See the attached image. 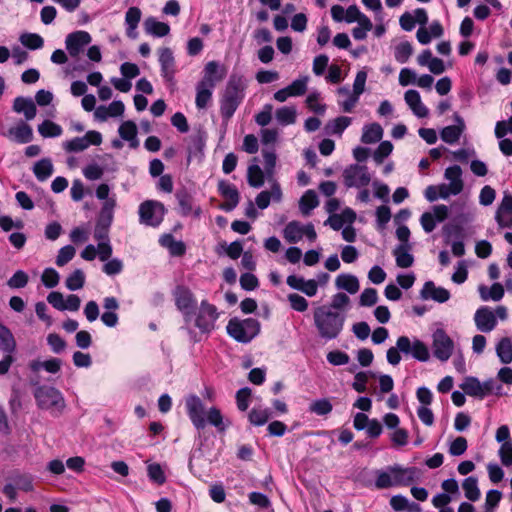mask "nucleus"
I'll return each instance as SVG.
<instances>
[{
	"instance_id": "1",
	"label": "nucleus",
	"mask_w": 512,
	"mask_h": 512,
	"mask_svg": "<svg viewBox=\"0 0 512 512\" xmlns=\"http://www.w3.org/2000/svg\"><path fill=\"white\" fill-rule=\"evenodd\" d=\"M346 315L342 311H332L326 305L318 306L313 311V322L318 335L325 340L337 338L344 327Z\"/></svg>"
},
{
	"instance_id": "2",
	"label": "nucleus",
	"mask_w": 512,
	"mask_h": 512,
	"mask_svg": "<svg viewBox=\"0 0 512 512\" xmlns=\"http://www.w3.org/2000/svg\"><path fill=\"white\" fill-rule=\"evenodd\" d=\"M185 407L189 419L197 430L205 428L206 423L213 425L219 432L226 429L223 416L217 407H211L207 411V420L205 419V407L202 400L196 395H190L185 400Z\"/></svg>"
},
{
	"instance_id": "3",
	"label": "nucleus",
	"mask_w": 512,
	"mask_h": 512,
	"mask_svg": "<svg viewBox=\"0 0 512 512\" xmlns=\"http://www.w3.org/2000/svg\"><path fill=\"white\" fill-rule=\"evenodd\" d=\"M246 81L243 76L232 74L220 100V112L228 122L245 97Z\"/></svg>"
},
{
	"instance_id": "4",
	"label": "nucleus",
	"mask_w": 512,
	"mask_h": 512,
	"mask_svg": "<svg viewBox=\"0 0 512 512\" xmlns=\"http://www.w3.org/2000/svg\"><path fill=\"white\" fill-rule=\"evenodd\" d=\"M226 329L228 335L237 342L249 343L260 333L261 325L255 318H232L228 321Z\"/></svg>"
},
{
	"instance_id": "5",
	"label": "nucleus",
	"mask_w": 512,
	"mask_h": 512,
	"mask_svg": "<svg viewBox=\"0 0 512 512\" xmlns=\"http://www.w3.org/2000/svg\"><path fill=\"white\" fill-rule=\"evenodd\" d=\"M34 397L39 408L52 414H60L65 408L62 394L54 387L41 386L35 390Z\"/></svg>"
},
{
	"instance_id": "6",
	"label": "nucleus",
	"mask_w": 512,
	"mask_h": 512,
	"mask_svg": "<svg viewBox=\"0 0 512 512\" xmlns=\"http://www.w3.org/2000/svg\"><path fill=\"white\" fill-rule=\"evenodd\" d=\"M140 222L151 227H158L165 216V206L156 200H146L139 206Z\"/></svg>"
},
{
	"instance_id": "7",
	"label": "nucleus",
	"mask_w": 512,
	"mask_h": 512,
	"mask_svg": "<svg viewBox=\"0 0 512 512\" xmlns=\"http://www.w3.org/2000/svg\"><path fill=\"white\" fill-rule=\"evenodd\" d=\"M455 349L453 339L442 328L436 329L432 334V351L435 358L446 362L452 356Z\"/></svg>"
},
{
	"instance_id": "8",
	"label": "nucleus",
	"mask_w": 512,
	"mask_h": 512,
	"mask_svg": "<svg viewBox=\"0 0 512 512\" xmlns=\"http://www.w3.org/2000/svg\"><path fill=\"white\" fill-rule=\"evenodd\" d=\"M283 237L290 244L298 243L304 237L310 242H314L317 233L312 223L302 224L299 221H290L283 229Z\"/></svg>"
},
{
	"instance_id": "9",
	"label": "nucleus",
	"mask_w": 512,
	"mask_h": 512,
	"mask_svg": "<svg viewBox=\"0 0 512 512\" xmlns=\"http://www.w3.org/2000/svg\"><path fill=\"white\" fill-rule=\"evenodd\" d=\"M218 316L216 306L203 300L195 317V326L203 333H210L215 329Z\"/></svg>"
},
{
	"instance_id": "10",
	"label": "nucleus",
	"mask_w": 512,
	"mask_h": 512,
	"mask_svg": "<svg viewBox=\"0 0 512 512\" xmlns=\"http://www.w3.org/2000/svg\"><path fill=\"white\" fill-rule=\"evenodd\" d=\"M343 182L348 188H362L369 185L371 174L368 168L359 164H352L343 171Z\"/></svg>"
},
{
	"instance_id": "11",
	"label": "nucleus",
	"mask_w": 512,
	"mask_h": 512,
	"mask_svg": "<svg viewBox=\"0 0 512 512\" xmlns=\"http://www.w3.org/2000/svg\"><path fill=\"white\" fill-rule=\"evenodd\" d=\"M177 309L184 315L185 320L191 319L197 301L192 291L183 285H178L172 293Z\"/></svg>"
},
{
	"instance_id": "12",
	"label": "nucleus",
	"mask_w": 512,
	"mask_h": 512,
	"mask_svg": "<svg viewBox=\"0 0 512 512\" xmlns=\"http://www.w3.org/2000/svg\"><path fill=\"white\" fill-rule=\"evenodd\" d=\"M397 345L404 354H410L413 358L421 362H427L430 359V353L427 345L419 339L410 340L407 336H400L397 339Z\"/></svg>"
},
{
	"instance_id": "13",
	"label": "nucleus",
	"mask_w": 512,
	"mask_h": 512,
	"mask_svg": "<svg viewBox=\"0 0 512 512\" xmlns=\"http://www.w3.org/2000/svg\"><path fill=\"white\" fill-rule=\"evenodd\" d=\"M102 143V135L98 131H88L82 137H75L63 143V148L69 153H78L87 149L90 145L98 146Z\"/></svg>"
},
{
	"instance_id": "14",
	"label": "nucleus",
	"mask_w": 512,
	"mask_h": 512,
	"mask_svg": "<svg viewBox=\"0 0 512 512\" xmlns=\"http://www.w3.org/2000/svg\"><path fill=\"white\" fill-rule=\"evenodd\" d=\"M494 386L495 382L493 379L481 383L475 377H466L460 388L465 394L482 399L493 392Z\"/></svg>"
},
{
	"instance_id": "15",
	"label": "nucleus",
	"mask_w": 512,
	"mask_h": 512,
	"mask_svg": "<svg viewBox=\"0 0 512 512\" xmlns=\"http://www.w3.org/2000/svg\"><path fill=\"white\" fill-rule=\"evenodd\" d=\"M175 198L179 206V214L182 217L192 216L194 218H199L201 216V207L196 205L194 197L185 188L177 190Z\"/></svg>"
},
{
	"instance_id": "16",
	"label": "nucleus",
	"mask_w": 512,
	"mask_h": 512,
	"mask_svg": "<svg viewBox=\"0 0 512 512\" xmlns=\"http://www.w3.org/2000/svg\"><path fill=\"white\" fill-rule=\"evenodd\" d=\"M449 209L444 204L435 205L431 212H424L420 217V223L426 233H431L437 223L443 222L448 218Z\"/></svg>"
},
{
	"instance_id": "17",
	"label": "nucleus",
	"mask_w": 512,
	"mask_h": 512,
	"mask_svg": "<svg viewBox=\"0 0 512 512\" xmlns=\"http://www.w3.org/2000/svg\"><path fill=\"white\" fill-rule=\"evenodd\" d=\"M394 486H409L419 480L420 470L417 467L404 468L400 465L390 466Z\"/></svg>"
},
{
	"instance_id": "18",
	"label": "nucleus",
	"mask_w": 512,
	"mask_h": 512,
	"mask_svg": "<svg viewBox=\"0 0 512 512\" xmlns=\"http://www.w3.org/2000/svg\"><path fill=\"white\" fill-rule=\"evenodd\" d=\"M161 75L164 80L173 84L176 74V63L173 51L169 47H162L158 50Z\"/></svg>"
},
{
	"instance_id": "19",
	"label": "nucleus",
	"mask_w": 512,
	"mask_h": 512,
	"mask_svg": "<svg viewBox=\"0 0 512 512\" xmlns=\"http://www.w3.org/2000/svg\"><path fill=\"white\" fill-rule=\"evenodd\" d=\"M218 192L224 198V202L220 205V208L224 211H232L239 203V192L234 184H231L225 180L218 182Z\"/></svg>"
},
{
	"instance_id": "20",
	"label": "nucleus",
	"mask_w": 512,
	"mask_h": 512,
	"mask_svg": "<svg viewBox=\"0 0 512 512\" xmlns=\"http://www.w3.org/2000/svg\"><path fill=\"white\" fill-rule=\"evenodd\" d=\"M91 35L86 31H76L67 35L65 44L71 57H77L83 51L84 47L91 42Z\"/></svg>"
},
{
	"instance_id": "21",
	"label": "nucleus",
	"mask_w": 512,
	"mask_h": 512,
	"mask_svg": "<svg viewBox=\"0 0 512 512\" xmlns=\"http://www.w3.org/2000/svg\"><path fill=\"white\" fill-rule=\"evenodd\" d=\"M495 220L500 228H512V195L504 194L497 208Z\"/></svg>"
},
{
	"instance_id": "22",
	"label": "nucleus",
	"mask_w": 512,
	"mask_h": 512,
	"mask_svg": "<svg viewBox=\"0 0 512 512\" xmlns=\"http://www.w3.org/2000/svg\"><path fill=\"white\" fill-rule=\"evenodd\" d=\"M474 321L477 329L481 332H490L497 325L495 314L488 307L479 308L474 315Z\"/></svg>"
},
{
	"instance_id": "23",
	"label": "nucleus",
	"mask_w": 512,
	"mask_h": 512,
	"mask_svg": "<svg viewBox=\"0 0 512 512\" xmlns=\"http://www.w3.org/2000/svg\"><path fill=\"white\" fill-rule=\"evenodd\" d=\"M11 141L26 144L32 141L33 139V130L30 125L27 123L20 121L15 126L9 128L7 133L3 134Z\"/></svg>"
},
{
	"instance_id": "24",
	"label": "nucleus",
	"mask_w": 512,
	"mask_h": 512,
	"mask_svg": "<svg viewBox=\"0 0 512 512\" xmlns=\"http://www.w3.org/2000/svg\"><path fill=\"white\" fill-rule=\"evenodd\" d=\"M287 285L292 289L303 292L308 297H313L318 291V282L314 279L305 280L303 277L290 275L287 277Z\"/></svg>"
},
{
	"instance_id": "25",
	"label": "nucleus",
	"mask_w": 512,
	"mask_h": 512,
	"mask_svg": "<svg viewBox=\"0 0 512 512\" xmlns=\"http://www.w3.org/2000/svg\"><path fill=\"white\" fill-rule=\"evenodd\" d=\"M454 119L456 125L446 126L440 133L441 139L448 144L456 143L465 129L464 120L458 114L454 115Z\"/></svg>"
},
{
	"instance_id": "26",
	"label": "nucleus",
	"mask_w": 512,
	"mask_h": 512,
	"mask_svg": "<svg viewBox=\"0 0 512 512\" xmlns=\"http://www.w3.org/2000/svg\"><path fill=\"white\" fill-rule=\"evenodd\" d=\"M404 99L406 104L417 117L424 118L428 116L429 110L422 103L421 96L417 90H407L405 92Z\"/></svg>"
},
{
	"instance_id": "27",
	"label": "nucleus",
	"mask_w": 512,
	"mask_h": 512,
	"mask_svg": "<svg viewBox=\"0 0 512 512\" xmlns=\"http://www.w3.org/2000/svg\"><path fill=\"white\" fill-rule=\"evenodd\" d=\"M421 297L425 300L433 299L436 302L444 303L449 300L450 293L447 289L437 287L432 281H428L421 290Z\"/></svg>"
},
{
	"instance_id": "28",
	"label": "nucleus",
	"mask_w": 512,
	"mask_h": 512,
	"mask_svg": "<svg viewBox=\"0 0 512 512\" xmlns=\"http://www.w3.org/2000/svg\"><path fill=\"white\" fill-rule=\"evenodd\" d=\"M13 110L16 113H22L27 121L34 119L37 114V108L33 100L22 96L14 99Z\"/></svg>"
},
{
	"instance_id": "29",
	"label": "nucleus",
	"mask_w": 512,
	"mask_h": 512,
	"mask_svg": "<svg viewBox=\"0 0 512 512\" xmlns=\"http://www.w3.org/2000/svg\"><path fill=\"white\" fill-rule=\"evenodd\" d=\"M445 178L450 182L448 185L452 188V194L458 195L462 192L464 183L462 180V169L458 165L450 166L445 170Z\"/></svg>"
},
{
	"instance_id": "30",
	"label": "nucleus",
	"mask_w": 512,
	"mask_h": 512,
	"mask_svg": "<svg viewBox=\"0 0 512 512\" xmlns=\"http://www.w3.org/2000/svg\"><path fill=\"white\" fill-rule=\"evenodd\" d=\"M411 246L409 244H400L393 250L396 259V265L400 268H409L414 263V257L410 253Z\"/></svg>"
},
{
	"instance_id": "31",
	"label": "nucleus",
	"mask_w": 512,
	"mask_h": 512,
	"mask_svg": "<svg viewBox=\"0 0 512 512\" xmlns=\"http://www.w3.org/2000/svg\"><path fill=\"white\" fill-rule=\"evenodd\" d=\"M144 29L147 34L154 37H164L170 33V26L167 23L158 21L155 17H148L145 20Z\"/></svg>"
},
{
	"instance_id": "32",
	"label": "nucleus",
	"mask_w": 512,
	"mask_h": 512,
	"mask_svg": "<svg viewBox=\"0 0 512 512\" xmlns=\"http://www.w3.org/2000/svg\"><path fill=\"white\" fill-rule=\"evenodd\" d=\"M141 10L138 7H130L125 14V23L127 25L126 34L129 38L137 37L136 29L141 20Z\"/></svg>"
},
{
	"instance_id": "33",
	"label": "nucleus",
	"mask_w": 512,
	"mask_h": 512,
	"mask_svg": "<svg viewBox=\"0 0 512 512\" xmlns=\"http://www.w3.org/2000/svg\"><path fill=\"white\" fill-rule=\"evenodd\" d=\"M219 70L220 66L218 62H208L204 68V77L200 82L208 84L210 86H215L216 82L221 81L225 76V72L222 70L219 73Z\"/></svg>"
},
{
	"instance_id": "34",
	"label": "nucleus",
	"mask_w": 512,
	"mask_h": 512,
	"mask_svg": "<svg viewBox=\"0 0 512 512\" xmlns=\"http://www.w3.org/2000/svg\"><path fill=\"white\" fill-rule=\"evenodd\" d=\"M120 137L129 142L131 148L136 149L139 146L137 140V126L133 121L123 122L118 129Z\"/></svg>"
},
{
	"instance_id": "35",
	"label": "nucleus",
	"mask_w": 512,
	"mask_h": 512,
	"mask_svg": "<svg viewBox=\"0 0 512 512\" xmlns=\"http://www.w3.org/2000/svg\"><path fill=\"white\" fill-rule=\"evenodd\" d=\"M214 87L202 82L197 84L195 103L198 109H205L211 102Z\"/></svg>"
},
{
	"instance_id": "36",
	"label": "nucleus",
	"mask_w": 512,
	"mask_h": 512,
	"mask_svg": "<svg viewBox=\"0 0 512 512\" xmlns=\"http://www.w3.org/2000/svg\"><path fill=\"white\" fill-rule=\"evenodd\" d=\"M160 244L167 248L172 256H182L185 254L186 246L182 241L175 240L173 235L164 234L160 237Z\"/></svg>"
},
{
	"instance_id": "37",
	"label": "nucleus",
	"mask_w": 512,
	"mask_h": 512,
	"mask_svg": "<svg viewBox=\"0 0 512 512\" xmlns=\"http://www.w3.org/2000/svg\"><path fill=\"white\" fill-rule=\"evenodd\" d=\"M335 285L338 289L345 290L350 294L358 292L360 285L356 276L351 274H340L337 276Z\"/></svg>"
},
{
	"instance_id": "38",
	"label": "nucleus",
	"mask_w": 512,
	"mask_h": 512,
	"mask_svg": "<svg viewBox=\"0 0 512 512\" xmlns=\"http://www.w3.org/2000/svg\"><path fill=\"white\" fill-rule=\"evenodd\" d=\"M352 118L347 116H340L333 120H330L326 126V133L329 135L341 136L344 130L351 124Z\"/></svg>"
},
{
	"instance_id": "39",
	"label": "nucleus",
	"mask_w": 512,
	"mask_h": 512,
	"mask_svg": "<svg viewBox=\"0 0 512 512\" xmlns=\"http://www.w3.org/2000/svg\"><path fill=\"white\" fill-rule=\"evenodd\" d=\"M16 349V341L12 332L0 323V350L12 354Z\"/></svg>"
},
{
	"instance_id": "40",
	"label": "nucleus",
	"mask_w": 512,
	"mask_h": 512,
	"mask_svg": "<svg viewBox=\"0 0 512 512\" xmlns=\"http://www.w3.org/2000/svg\"><path fill=\"white\" fill-rule=\"evenodd\" d=\"M382 136L383 129L381 125L378 123H372L364 127L361 141L365 144H371L380 141Z\"/></svg>"
},
{
	"instance_id": "41",
	"label": "nucleus",
	"mask_w": 512,
	"mask_h": 512,
	"mask_svg": "<svg viewBox=\"0 0 512 512\" xmlns=\"http://www.w3.org/2000/svg\"><path fill=\"white\" fill-rule=\"evenodd\" d=\"M318 204L319 202L315 191L307 190L300 198L299 209L303 215L308 216Z\"/></svg>"
},
{
	"instance_id": "42",
	"label": "nucleus",
	"mask_w": 512,
	"mask_h": 512,
	"mask_svg": "<svg viewBox=\"0 0 512 512\" xmlns=\"http://www.w3.org/2000/svg\"><path fill=\"white\" fill-rule=\"evenodd\" d=\"M496 353L503 364L512 362V340L509 337L502 338L496 345Z\"/></svg>"
},
{
	"instance_id": "43",
	"label": "nucleus",
	"mask_w": 512,
	"mask_h": 512,
	"mask_svg": "<svg viewBox=\"0 0 512 512\" xmlns=\"http://www.w3.org/2000/svg\"><path fill=\"white\" fill-rule=\"evenodd\" d=\"M276 120L283 126L291 125L296 122L297 111L293 106H284L276 110Z\"/></svg>"
},
{
	"instance_id": "44",
	"label": "nucleus",
	"mask_w": 512,
	"mask_h": 512,
	"mask_svg": "<svg viewBox=\"0 0 512 512\" xmlns=\"http://www.w3.org/2000/svg\"><path fill=\"white\" fill-rule=\"evenodd\" d=\"M269 408L254 407L248 414L249 422L255 426H262L268 422L271 417Z\"/></svg>"
},
{
	"instance_id": "45",
	"label": "nucleus",
	"mask_w": 512,
	"mask_h": 512,
	"mask_svg": "<svg viewBox=\"0 0 512 512\" xmlns=\"http://www.w3.org/2000/svg\"><path fill=\"white\" fill-rule=\"evenodd\" d=\"M462 488L465 493V497L470 501L479 500L481 493L478 487V480L476 477L470 476L466 478L462 483Z\"/></svg>"
},
{
	"instance_id": "46",
	"label": "nucleus",
	"mask_w": 512,
	"mask_h": 512,
	"mask_svg": "<svg viewBox=\"0 0 512 512\" xmlns=\"http://www.w3.org/2000/svg\"><path fill=\"white\" fill-rule=\"evenodd\" d=\"M33 172L39 181H45L53 173V165L49 159H42L35 163Z\"/></svg>"
},
{
	"instance_id": "47",
	"label": "nucleus",
	"mask_w": 512,
	"mask_h": 512,
	"mask_svg": "<svg viewBox=\"0 0 512 512\" xmlns=\"http://www.w3.org/2000/svg\"><path fill=\"white\" fill-rule=\"evenodd\" d=\"M19 41L23 46L31 50L41 49L44 45L43 38L36 33H23L20 35Z\"/></svg>"
},
{
	"instance_id": "48",
	"label": "nucleus",
	"mask_w": 512,
	"mask_h": 512,
	"mask_svg": "<svg viewBox=\"0 0 512 512\" xmlns=\"http://www.w3.org/2000/svg\"><path fill=\"white\" fill-rule=\"evenodd\" d=\"M38 132L41 136L47 137H58L62 134L63 130L60 125L50 120L43 121L38 126Z\"/></svg>"
},
{
	"instance_id": "49",
	"label": "nucleus",
	"mask_w": 512,
	"mask_h": 512,
	"mask_svg": "<svg viewBox=\"0 0 512 512\" xmlns=\"http://www.w3.org/2000/svg\"><path fill=\"white\" fill-rule=\"evenodd\" d=\"M115 206H116V198L115 197H111L110 199H107L106 201H104V203L101 207L100 216H99L98 221L105 222L107 224H112Z\"/></svg>"
},
{
	"instance_id": "50",
	"label": "nucleus",
	"mask_w": 512,
	"mask_h": 512,
	"mask_svg": "<svg viewBox=\"0 0 512 512\" xmlns=\"http://www.w3.org/2000/svg\"><path fill=\"white\" fill-rule=\"evenodd\" d=\"M413 54V47L408 41L399 43L395 47L394 57L399 63H406Z\"/></svg>"
},
{
	"instance_id": "51",
	"label": "nucleus",
	"mask_w": 512,
	"mask_h": 512,
	"mask_svg": "<svg viewBox=\"0 0 512 512\" xmlns=\"http://www.w3.org/2000/svg\"><path fill=\"white\" fill-rule=\"evenodd\" d=\"M248 183L252 187H261L264 184V173L258 165H250L247 172Z\"/></svg>"
},
{
	"instance_id": "52",
	"label": "nucleus",
	"mask_w": 512,
	"mask_h": 512,
	"mask_svg": "<svg viewBox=\"0 0 512 512\" xmlns=\"http://www.w3.org/2000/svg\"><path fill=\"white\" fill-rule=\"evenodd\" d=\"M66 287L71 290H79L85 284V274L82 270L76 269L72 274H70L66 279Z\"/></svg>"
},
{
	"instance_id": "53",
	"label": "nucleus",
	"mask_w": 512,
	"mask_h": 512,
	"mask_svg": "<svg viewBox=\"0 0 512 512\" xmlns=\"http://www.w3.org/2000/svg\"><path fill=\"white\" fill-rule=\"evenodd\" d=\"M479 291H480L481 298L484 301H487L488 299H492L494 301H499L504 296V288L500 283H494L491 286L488 294L486 293L485 287H480Z\"/></svg>"
},
{
	"instance_id": "54",
	"label": "nucleus",
	"mask_w": 512,
	"mask_h": 512,
	"mask_svg": "<svg viewBox=\"0 0 512 512\" xmlns=\"http://www.w3.org/2000/svg\"><path fill=\"white\" fill-rule=\"evenodd\" d=\"M375 486L378 489H387L393 487V475L390 471V466L386 470L376 471Z\"/></svg>"
},
{
	"instance_id": "55",
	"label": "nucleus",
	"mask_w": 512,
	"mask_h": 512,
	"mask_svg": "<svg viewBox=\"0 0 512 512\" xmlns=\"http://www.w3.org/2000/svg\"><path fill=\"white\" fill-rule=\"evenodd\" d=\"M333 409L332 404L328 399H319L312 402L309 406L310 412L319 415L325 416L328 415Z\"/></svg>"
},
{
	"instance_id": "56",
	"label": "nucleus",
	"mask_w": 512,
	"mask_h": 512,
	"mask_svg": "<svg viewBox=\"0 0 512 512\" xmlns=\"http://www.w3.org/2000/svg\"><path fill=\"white\" fill-rule=\"evenodd\" d=\"M12 479L18 489L25 492L33 490V477L30 474L17 473Z\"/></svg>"
},
{
	"instance_id": "57",
	"label": "nucleus",
	"mask_w": 512,
	"mask_h": 512,
	"mask_svg": "<svg viewBox=\"0 0 512 512\" xmlns=\"http://www.w3.org/2000/svg\"><path fill=\"white\" fill-rule=\"evenodd\" d=\"M373 28V24L369 18H362L358 26L352 30V35L356 40H364L369 32Z\"/></svg>"
},
{
	"instance_id": "58",
	"label": "nucleus",
	"mask_w": 512,
	"mask_h": 512,
	"mask_svg": "<svg viewBox=\"0 0 512 512\" xmlns=\"http://www.w3.org/2000/svg\"><path fill=\"white\" fill-rule=\"evenodd\" d=\"M393 150V145L389 141H383L379 144L373 153V159L377 164L383 163L384 159L388 157Z\"/></svg>"
},
{
	"instance_id": "59",
	"label": "nucleus",
	"mask_w": 512,
	"mask_h": 512,
	"mask_svg": "<svg viewBox=\"0 0 512 512\" xmlns=\"http://www.w3.org/2000/svg\"><path fill=\"white\" fill-rule=\"evenodd\" d=\"M290 307L297 312H305L308 309V301L297 293H291L287 297Z\"/></svg>"
},
{
	"instance_id": "60",
	"label": "nucleus",
	"mask_w": 512,
	"mask_h": 512,
	"mask_svg": "<svg viewBox=\"0 0 512 512\" xmlns=\"http://www.w3.org/2000/svg\"><path fill=\"white\" fill-rule=\"evenodd\" d=\"M75 253H76L75 248L71 245L62 247L59 250L57 258H56L57 266L62 267L64 265H66L69 261H71L73 259V257L75 256Z\"/></svg>"
},
{
	"instance_id": "61",
	"label": "nucleus",
	"mask_w": 512,
	"mask_h": 512,
	"mask_svg": "<svg viewBox=\"0 0 512 512\" xmlns=\"http://www.w3.org/2000/svg\"><path fill=\"white\" fill-rule=\"evenodd\" d=\"M111 224H107L105 222L97 221L95 229H94V239L101 242H110L109 240V228Z\"/></svg>"
},
{
	"instance_id": "62",
	"label": "nucleus",
	"mask_w": 512,
	"mask_h": 512,
	"mask_svg": "<svg viewBox=\"0 0 512 512\" xmlns=\"http://www.w3.org/2000/svg\"><path fill=\"white\" fill-rule=\"evenodd\" d=\"M308 77H302L294 80L290 85L287 86L292 97L302 96L307 90Z\"/></svg>"
},
{
	"instance_id": "63",
	"label": "nucleus",
	"mask_w": 512,
	"mask_h": 512,
	"mask_svg": "<svg viewBox=\"0 0 512 512\" xmlns=\"http://www.w3.org/2000/svg\"><path fill=\"white\" fill-rule=\"evenodd\" d=\"M28 279L29 278H28V275L26 272H24L22 270H18L8 280L7 285L13 289L23 288L27 285Z\"/></svg>"
},
{
	"instance_id": "64",
	"label": "nucleus",
	"mask_w": 512,
	"mask_h": 512,
	"mask_svg": "<svg viewBox=\"0 0 512 512\" xmlns=\"http://www.w3.org/2000/svg\"><path fill=\"white\" fill-rule=\"evenodd\" d=\"M501 463L509 467L512 465V442L503 443L499 449Z\"/></svg>"
}]
</instances>
